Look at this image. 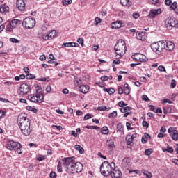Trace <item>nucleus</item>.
<instances>
[{
  "label": "nucleus",
  "mask_w": 178,
  "mask_h": 178,
  "mask_svg": "<svg viewBox=\"0 0 178 178\" xmlns=\"http://www.w3.org/2000/svg\"><path fill=\"white\" fill-rule=\"evenodd\" d=\"M70 47H72L74 48H77V47H79V44L78 43H76V42H65L61 45V47L63 48H65V47L69 48Z\"/></svg>",
  "instance_id": "24"
},
{
  "label": "nucleus",
  "mask_w": 178,
  "mask_h": 178,
  "mask_svg": "<svg viewBox=\"0 0 178 178\" xmlns=\"http://www.w3.org/2000/svg\"><path fill=\"white\" fill-rule=\"evenodd\" d=\"M106 145L108 149H113L116 147L115 145V142L112 139L107 140Z\"/></svg>",
  "instance_id": "22"
},
{
  "label": "nucleus",
  "mask_w": 178,
  "mask_h": 178,
  "mask_svg": "<svg viewBox=\"0 0 178 178\" xmlns=\"http://www.w3.org/2000/svg\"><path fill=\"white\" fill-rule=\"evenodd\" d=\"M118 116V111H114L110 114H108V118L111 119L112 118H116Z\"/></svg>",
  "instance_id": "39"
},
{
  "label": "nucleus",
  "mask_w": 178,
  "mask_h": 178,
  "mask_svg": "<svg viewBox=\"0 0 178 178\" xmlns=\"http://www.w3.org/2000/svg\"><path fill=\"white\" fill-rule=\"evenodd\" d=\"M17 123L21 133L26 136H30L31 134V121L26 114L22 113L18 115Z\"/></svg>",
  "instance_id": "2"
},
{
  "label": "nucleus",
  "mask_w": 178,
  "mask_h": 178,
  "mask_svg": "<svg viewBox=\"0 0 178 178\" xmlns=\"http://www.w3.org/2000/svg\"><path fill=\"white\" fill-rule=\"evenodd\" d=\"M124 94H126V95H129V94H130V88L129 87V84L125 83L124 85Z\"/></svg>",
  "instance_id": "36"
},
{
  "label": "nucleus",
  "mask_w": 178,
  "mask_h": 178,
  "mask_svg": "<svg viewBox=\"0 0 178 178\" xmlns=\"http://www.w3.org/2000/svg\"><path fill=\"white\" fill-rule=\"evenodd\" d=\"M111 178H120L122 177V171L119 169L113 168V170L111 172L110 175Z\"/></svg>",
  "instance_id": "16"
},
{
  "label": "nucleus",
  "mask_w": 178,
  "mask_h": 178,
  "mask_svg": "<svg viewBox=\"0 0 178 178\" xmlns=\"http://www.w3.org/2000/svg\"><path fill=\"white\" fill-rule=\"evenodd\" d=\"M161 104H172V100L164 98L161 100Z\"/></svg>",
  "instance_id": "40"
},
{
  "label": "nucleus",
  "mask_w": 178,
  "mask_h": 178,
  "mask_svg": "<svg viewBox=\"0 0 178 178\" xmlns=\"http://www.w3.org/2000/svg\"><path fill=\"white\" fill-rule=\"evenodd\" d=\"M162 13V10L161 8H157V9H151L148 17L150 19H155L156 16H158V15H161Z\"/></svg>",
  "instance_id": "13"
},
{
  "label": "nucleus",
  "mask_w": 178,
  "mask_h": 178,
  "mask_svg": "<svg viewBox=\"0 0 178 178\" xmlns=\"http://www.w3.org/2000/svg\"><path fill=\"white\" fill-rule=\"evenodd\" d=\"M57 170L60 173H62V162L59 161L57 165Z\"/></svg>",
  "instance_id": "42"
},
{
  "label": "nucleus",
  "mask_w": 178,
  "mask_h": 178,
  "mask_svg": "<svg viewBox=\"0 0 178 178\" xmlns=\"http://www.w3.org/2000/svg\"><path fill=\"white\" fill-rule=\"evenodd\" d=\"M172 163H175V165H178V159H172Z\"/></svg>",
  "instance_id": "64"
},
{
  "label": "nucleus",
  "mask_w": 178,
  "mask_h": 178,
  "mask_svg": "<svg viewBox=\"0 0 178 178\" xmlns=\"http://www.w3.org/2000/svg\"><path fill=\"white\" fill-rule=\"evenodd\" d=\"M86 129H89L90 130H99L100 128L98 126H86Z\"/></svg>",
  "instance_id": "38"
},
{
  "label": "nucleus",
  "mask_w": 178,
  "mask_h": 178,
  "mask_svg": "<svg viewBox=\"0 0 178 178\" xmlns=\"http://www.w3.org/2000/svg\"><path fill=\"white\" fill-rule=\"evenodd\" d=\"M46 91L47 92H51V91H52V88L51 87V86H47L46 87Z\"/></svg>",
  "instance_id": "63"
},
{
  "label": "nucleus",
  "mask_w": 178,
  "mask_h": 178,
  "mask_svg": "<svg viewBox=\"0 0 178 178\" xmlns=\"http://www.w3.org/2000/svg\"><path fill=\"white\" fill-rule=\"evenodd\" d=\"M111 108L110 107H106V106H101L97 107V111H110Z\"/></svg>",
  "instance_id": "37"
},
{
  "label": "nucleus",
  "mask_w": 178,
  "mask_h": 178,
  "mask_svg": "<svg viewBox=\"0 0 178 178\" xmlns=\"http://www.w3.org/2000/svg\"><path fill=\"white\" fill-rule=\"evenodd\" d=\"M16 6L19 10H24V9H26V3L24 2V0H17Z\"/></svg>",
  "instance_id": "18"
},
{
  "label": "nucleus",
  "mask_w": 178,
  "mask_h": 178,
  "mask_svg": "<svg viewBox=\"0 0 178 178\" xmlns=\"http://www.w3.org/2000/svg\"><path fill=\"white\" fill-rule=\"evenodd\" d=\"M129 111H131V107L126 106H124V107H122L120 109L122 113H126V112H129Z\"/></svg>",
  "instance_id": "34"
},
{
  "label": "nucleus",
  "mask_w": 178,
  "mask_h": 178,
  "mask_svg": "<svg viewBox=\"0 0 178 178\" xmlns=\"http://www.w3.org/2000/svg\"><path fill=\"white\" fill-rule=\"evenodd\" d=\"M118 94H120V95H122V94H123L124 90H123V88L122 86H119L118 88Z\"/></svg>",
  "instance_id": "54"
},
{
  "label": "nucleus",
  "mask_w": 178,
  "mask_h": 178,
  "mask_svg": "<svg viewBox=\"0 0 178 178\" xmlns=\"http://www.w3.org/2000/svg\"><path fill=\"white\" fill-rule=\"evenodd\" d=\"M90 90V87L87 85H81L79 88V90L80 92H82V94H87Z\"/></svg>",
  "instance_id": "23"
},
{
  "label": "nucleus",
  "mask_w": 178,
  "mask_h": 178,
  "mask_svg": "<svg viewBox=\"0 0 178 178\" xmlns=\"http://www.w3.org/2000/svg\"><path fill=\"white\" fill-rule=\"evenodd\" d=\"M153 152L152 149H147L145 150V155L147 156H149L150 154H152Z\"/></svg>",
  "instance_id": "47"
},
{
  "label": "nucleus",
  "mask_w": 178,
  "mask_h": 178,
  "mask_svg": "<svg viewBox=\"0 0 178 178\" xmlns=\"http://www.w3.org/2000/svg\"><path fill=\"white\" fill-rule=\"evenodd\" d=\"M91 118H92V115L90 114V113H87L84 118H83V120H88V119H91Z\"/></svg>",
  "instance_id": "48"
},
{
  "label": "nucleus",
  "mask_w": 178,
  "mask_h": 178,
  "mask_svg": "<svg viewBox=\"0 0 178 178\" xmlns=\"http://www.w3.org/2000/svg\"><path fill=\"white\" fill-rule=\"evenodd\" d=\"M34 88L35 89V94L44 95V93H42V89L41 88V86L38 85H34Z\"/></svg>",
  "instance_id": "28"
},
{
  "label": "nucleus",
  "mask_w": 178,
  "mask_h": 178,
  "mask_svg": "<svg viewBox=\"0 0 178 178\" xmlns=\"http://www.w3.org/2000/svg\"><path fill=\"white\" fill-rule=\"evenodd\" d=\"M4 86H8V87L10 86H13V82H12V81L4 82Z\"/></svg>",
  "instance_id": "61"
},
{
  "label": "nucleus",
  "mask_w": 178,
  "mask_h": 178,
  "mask_svg": "<svg viewBox=\"0 0 178 178\" xmlns=\"http://www.w3.org/2000/svg\"><path fill=\"white\" fill-rule=\"evenodd\" d=\"M177 26V20L175 19V17H168L165 20V26L168 30H172L173 27H176Z\"/></svg>",
  "instance_id": "8"
},
{
  "label": "nucleus",
  "mask_w": 178,
  "mask_h": 178,
  "mask_svg": "<svg viewBox=\"0 0 178 178\" xmlns=\"http://www.w3.org/2000/svg\"><path fill=\"white\" fill-rule=\"evenodd\" d=\"M143 137L145 138L146 140H148V138H151V136L147 133H145Z\"/></svg>",
  "instance_id": "62"
},
{
  "label": "nucleus",
  "mask_w": 178,
  "mask_h": 178,
  "mask_svg": "<svg viewBox=\"0 0 178 178\" xmlns=\"http://www.w3.org/2000/svg\"><path fill=\"white\" fill-rule=\"evenodd\" d=\"M26 111H30L31 112H33V113H37L38 112V110L37 108H35L34 106H27L26 107Z\"/></svg>",
  "instance_id": "33"
},
{
  "label": "nucleus",
  "mask_w": 178,
  "mask_h": 178,
  "mask_svg": "<svg viewBox=\"0 0 178 178\" xmlns=\"http://www.w3.org/2000/svg\"><path fill=\"white\" fill-rule=\"evenodd\" d=\"M38 161H44L45 159V156L42 155H40L37 156Z\"/></svg>",
  "instance_id": "58"
},
{
  "label": "nucleus",
  "mask_w": 178,
  "mask_h": 178,
  "mask_svg": "<svg viewBox=\"0 0 178 178\" xmlns=\"http://www.w3.org/2000/svg\"><path fill=\"white\" fill-rule=\"evenodd\" d=\"M142 99L143 101H149V98H148V96H147V95H143L142 96Z\"/></svg>",
  "instance_id": "60"
},
{
  "label": "nucleus",
  "mask_w": 178,
  "mask_h": 178,
  "mask_svg": "<svg viewBox=\"0 0 178 178\" xmlns=\"http://www.w3.org/2000/svg\"><path fill=\"white\" fill-rule=\"evenodd\" d=\"M74 148L76 151L79 152V154H84V148H83L80 145H76Z\"/></svg>",
  "instance_id": "31"
},
{
  "label": "nucleus",
  "mask_w": 178,
  "mask_h": 178,
  "mask_svg": "<svg viewBox=\"0 0 178 178\" xmlns=\"http://www.w3.org/2000/svg\"><path fill=\"white\" fill-rule=\"evenodd\" d=\"M162 151L163 152H169V154H173L174 149L172 147L168 146L167 148H163Z\"/></svg>",
  "instance_id": "35"
},
{
  "label": "nucleus",
  "mask_w": 178,
  "mask_h": 178,
  "mask_svg": "<svg viewBox=\"0 0 178 178\" xmlns=\"http://www.w3.org/2000/svg\"><path fill=\"white\" fill-rule=\"evenodd\" d=\"M95 25L98 26V24H99V23H101V22H102V20L99 17H96L95 19Z\"/></svg>",
  "instance_id": "51"
},
{
  "label": "nucleus",
  "mask_w": 178,
  "mask_h": 178,
  "mask_svg": "<svg viewBox=\"0 0 178 178\" xmlns=\"http://www.w3.org/2000/svg\"><path fill=\"white\" fill-rule=\"evenodd\" d=\"M177 8V3L176 1L171 3L170 4V9L175 10Z\"/></svg>",
  "instance_id": "41"
},
{
  "label": "nucleus",
  "mask_w": 178,
  "mask_h": 178,
  "mask_svg": "<svg viewBox=\"0 0 178 178\" xmlns=\"http://www.w3.org/2000/svg\"><path fill=\"white\" fill-rule=\"evenodd\" d=\"M62 2L64 6L72 5V0H63Z\"/></svg>",
  "instance_id": "44"
},
{
  "label": "nucleus",
  "mask_w": 178,
  "mask_h": 178,
  "mask_svg": "<svg viewBox=\"0 0 178 178\" xmlns=\"http://www.w3.org/2000/svg\"><path fill=\"white\" fill-rule=\"evenodd\" d=\"M114 51L117 59H120L122 56H124V54H126V51H127L124 40L120 39L115 45Z\"/></svg>",
  "instance_id": "3"
},
{
  "label": "nucleus",
  "mask_w": 178,
  "mask_h": 178,
  "mask_svg": "<svg viewBox=\"0 0 178 178\" xmlns=\"http://www.w3.org/2000/svg\"><path fill=\"white\" fill-rule=\"evenodd\" d=\"M6 148H7L8 151H16L19 155L22 154V145L12 140H7Z\"/></svg>",
  "instance_id": "5"
},
{
  "label": "nucleus",
  "mask_w": 178,
  "mask_h": 178,
  "mask_svg": "<svg viewBox=\"0 0 178 178\" xmlns=\"http://www.w3.org/2000/svg\"><path fill=\"white\" fill-rule=\"evenodd\" d=\"M175 87H176V80L172 79V80L171 81L170 88H175Z\"/></svg>",
  "instance_id": "53"
},
{
  "label": "nucleus",
  "mask_w": 178,
  "mask_h": 178,
  "mask_svg": "<svg viewBox=\"0 0 178 178\" xmlns=\"http://www.w3.org/2000/svg\"><path fill=\"white\" fill-rule=\"evenodd\" d=\"M22 24V21L19 19H13L11 22L6 26V31H9L10 33L13 31V29H16L19 24Z\"/></svg>",
  "instance_id": "10"
},
{
  "label": "nucleus",
  "mask_w": 178,
  "mask_h": 178,
  "mask_svg": "<svg viewBox=\"0 0 178 178\" xmlns=\"http://www.w3.org/2000/svg\"><path fill=\"white\" fill-rule=\"evenodd\" d=\"M27 99L30 102H33V104H42L44 95L38 93L30 94L27 96Z\"/></svg>",
  "instance_id": "6"
},
{
  "label": "nucleus",
  "mask_w": 178,
  "mask_h": 178,
  "mask_svg": "<svg viewBox=\"0 0 178 178\" xmlns=\"http://www.w3.org/2000/svg\"><path fill=\"white\" fill-rule=\"evenodd\" d=\"M22 26L25 29H33L35 26V19L31 17H26L24 19Z\"/></svg>",
  "instance_id": "9"
},
{
  "label": "nucleus",
  "mask_w": 178,
  "mask_h": 178,
  "mask_svg": "<svg viewBox=\"0 0 178 178\" xmlns=\"http://www.w3.org/2000/svg\"><path fill=\"white\" fill-rule=\"evenodd\" d=\"M31 90V86L27 83H22L19 87V94L20 95H26L30 92Z\"/></svg>",
  "instance_id": "11"
},
{
  "label": "nucleus",
  "mask_w": 178,
  "mask_h": 178,
  "mask_svg": "<svg viewBox=\"0 0 178 178\" xmlns=\"http://www.w3.org/2000/svg\"><path fill=\"white\" fill-rule=\"evenodd\" d=\"M47 35L49 41L50 40H54V38H56V37H58V32H56V30H51L47 33Z\"/></svg>",
  "instance_id": "21"
},
{
  "label": "nucleus",
  "mask_w": 178,
  "mask_h": 178,
  "mask_svg": "<svg viewBox=\"0 0 178 178\" xmlns=\"http://www.w3.org/2000/svg\"><path fill=\"white\" fill-rule=\"evenodd\" d=\"M132 17H134V19H138V17H140V13L138 12L133 13Z\"/></svg>",
  "instance_id": "45"
},
{
  "label": "nucleus",
  "mask_w": 178,
  "mask_h": 178,
  "mask_svg": "<svg viewBox=\"0 0 178 178\" xmlns=\"http://www.w3.org/2000/svg\"><path fill=\"white\" fill-rule=\"evenodd\" d=\"M131 124H130V122L126 123V127L127 130H133V128H131Z\"/></svg>",
  "instance_id": "59"
},
{
  "label": "nucleus",
  "mask_w": 178,
  "mask_h": 178,
  "mask_svg": "<svg viewBox=\"0 0 178 178\" xmlns=\"http://www.w3.org/2000/svg\"><path fill=\"white\" fill-rule=\"evenodd\" d=\"M141 172L146 176L147 178H151L152 177V173H151L148 170H142Z\"/></svg>",
  "instance_id": "30"
},
{
  "label": "nucleus",
  "mask_w": 178,
  "mask_h": 178,
  "mask_svg": "<svg viewBox=\"0 0 178 178\" xmlns=\"http://www.w3.org/2000/svg\"><path fill=\"white\" fill-rule=\"evenodd\" d=\"M10 41L11 42H13L14 44H19V40L15 38H10Z\"/></svg>",
  "instance_id": "49"
},
{
  "label": "nucleus",
  "mask_w": 178,
  "mask_h": 178,
  "mask_svg": "<svg viewBox=\"0 0 178 178\" xmlns=\"http://www.w3.org/2000/svg\"><path fill=\"white\" fill-rule=\"evenodd\" d=\"M77 42L81 45V47H84V39L82 38H79L77 39Z\"/></svg>",
  "instance_id": "43"
},
{
  "label": "nucleus",
  "mask_w": 178,
  "mask_h": 178,
  "mask_svg": "<svg viewBox=\"0 0 178 178\" xmlns=\"http://www.w3.org/2000/svg\"><path fill=\"white\" fill-rule=\"evenodd\" d=\"M136 38L140 41H145L147 40V35L145 32H136Z\"/></svg>",
  "instance_id": "20"
},
{
  "label": "nucleus",
  "mask_w": 178,
  "mask_h": 178,
  "mask_svg": "<svg viewBox=\"0 0 178 178\" xmlns=\"http://www.w3.org/2000/svg\"><path fill=\"white\" fill-rule=\"evenodd\" d=\"M120 60H114L113 61V67H115V65H120Z\"/></svg>",
  "instance_id": "56"
},
{
  "label": "nucleus",
  "mask_w": 178,
  "mask_h": 178,
  "mask_svg": "<svg viewBox=\"0 0 178 178\" xmlns=\"http://www.w3.org/2000/svg\"><path fill=\"white\" fill-rule=\"evenodd\" d=\"M132 58L136 60V62H147V60H148V58L142 54H135L132 56Z\"/></svg>",
  "instance_id": "12"
},
{
  "label": "nucleus",
  "mask_w": 178,
  "mask_h": 178,
  "mask_svg": "<svg viewBox=\"0 0 178 178\" xmlns=\"http://www.w3.org/2000/svg\"><path fill=\"white\" fill-rule=\"evenodd\" d=\"M101 133L104 136H108V134H109V129H108V127H103L101 129Z\"/></svg>",
  "instance_id": "29"
},
{
  "label": "nucleus",
  "mask_w": 178,
  "mask_h": 178,
  "mask_svg": "<svg viewBox=\"0 0 178 178\" xmlns=\"http://www.w3.org/2000/svg\"><path fill=\"white\" fill-rule=\"evenodd\" d=\"M9 12V6L5 4H1L0 6V13H8Z\"/></svg>",
  "instance_id": "25"
},
{
  "label": "nucleus",
  "mask_w": 178,
  "mask_h": 178,
  "mask_svg": "<svg viewBox=\"0 0 178 178\" xmlns=\"http://www.w3.org/2000/svg\"><path fill=\"white\" fill-rule=\"evenodd\" d=\"M63 165L68 175H76L83 172V164L76 162L74 157H67L62 159Z\"/></svg>",
  "instance_id": "1"
},
{
  "label": "nucleus",
  "mask_w": 178,
  "mask_h": 178,
  "mask_svg": "<svg viewBox=\"0 0 178 178\" xmlns=\"http://www.w3.org/2000/svg\"><path fill=\"white\" fill-rule=\"evenodd\" d=\"M142 126H143V127H146V129H148V127H149V124H148L147 121H143Z\"/></svg>",
  "instance_id": "55"
},
{
  "label": "nucleus",
  "mask_w": 178,
  "mask_h": 178,
  "mask_svg": "<svg viewBox=\"0 0 178 178\" xmlns=\"http://www.w3.org/2000/svg\"><path fill=\"white\" fill-rule=\"evenodd\" d=\"M26 79H35V75L33 74H27L26 75Z\"/></svg>",
  "instance_id": "46"
},
{
  "label": "nucleus",
  "mask_w": 178,
  "mask_h": 178,
  "mask_svg": "<svg viewBox=\"0 0 178 178\" xmlns=\"http://www.w3.org/2000/svg\"><path fill=\"white\" fill-rule=\"evenodd\" d=\"M50 178H56V172H54V171H51L50 172Z\"/></svg>",
  "instance_id": "57"
},
{
  "label": "nucleus",
  "mask_w": 178,
  "mask_h": 178,
  "mask_svg": "<svg viewBox=\"0 0 178 178\" xmlns=\"http://www.w3.org/2000/svg\"><path fill=\"white\" fill-rule=\"evenodd\" d=\"M116 133L118 137H122V136H124V128L123 124L121 123L117 124V131Z\"/></svg>",
  "instance_id": "15"
},
{
  "label": "nucleus",
  "mask_w": 178,
  "mask_h": 178,
  "mask_svg": "<svg viewBox=\"0 0 178 178\" xmlns=\"http://www.w3.org/2000/svg\"><path fill=\"white\" fill-rule=\"evenodd\" d=\"M122 24L123 22L117 20L111 24V27L114 30H118V29H121V27H122Z\"/></svg>",
  "instance_id": "17"
},
{
  "label": "nucleus",
  "mask_w": 178,
  "mask_h": 178,
  "mask_svg": "<svg viewBox=\"0 0 178 178\" xmlns=\"http://www.w3.org/2000/svg\"><path fill=\"white\" fill-rule=\"evenodd\" d=\"M165 49L166 51H173L175 49V43L172 41L165 42Z\"/></svg>",
  "instance_id": "19"
},
{
  "label": "nucleus",
  "mask_w": 178,
  "mask_h": 178,
  "mask_svg": "<svg viewBox=\"0 0 178 178\" xmlns=\"http://www.w3.org/2000/svg\"><path fill=\"white\" fill-rule=\"evenodd\" d=\"M171 138L174 141H177L178 140V134H177V130H174L172 131V134L171 135Z\"/></svg>",
  "instance_id": "32"
},
{
  "label": "nucleus",
  "mask_w": 178,
  "mask_h": 178,
  "mask_svg": "<svg viewBox=\"0 0 178 178\" xmlns=\"http://www.w3.org/2000/svg\"><path fill=\"white\" fill-rule=\"evenodd\" d=\"M120 1L122 6H127V8H130V6H131V1H130V0H120Z\"/></svg>",
  "instance_id": "27"
},
{
  "label": "nucleus",
  "mask_w": 178,
  "mask_h": 178,
  "mask_svg": "<svg viewBox=\"0 0 178 178\" xmlns=\"http://www.w3.org/2000/svg\"><path fill=\"white\" fill-rule=\"evenodd\" d=\"M137 137V134H133L132 135L128 134L126 136V143L127 145H133V141H134V139Z\"/></svg>",
  "instance_id": "14"
},
{
  "label": "nucleus",
  "mask_w": 178,
  "mask_h": 178,
  "mask_svg": "<svg viewBox=\"0 0 178 178\" xmlns=\"http://www.w3.org/2000/svg\"><path fill=\"white\" fill-rule=\"evenodd\" d=\"M39 38H41L42 40H44V41H49V39L48 38V33H45L44 32H41L38 33Z\"/></svg>",
  "instance_id": "26"
},
{
  "label": "nucleus",
  "mask_w": 178,
  "mask_h": 178,
  "mask_svg": "<svg viewBox=\"0 0 178 178\" xmlns=\"http://www.w3.org/2000/svg\"><path fill=\"white\" fill-rule=\"evenodd\" d=\"M118 106L120 107V108H123L124 106H127V104H124V102L123 101H120L118 102Z\"/></svg>",
  "instance_id": "50"
},
{
  "label": "nucleus",
  "mask_w": 178,
  "mask_h": 178,
  "mask_svg": "<svg viewBox=\"0 0 178 178\" xmlns=\"http://www.w3.org/2000/svg\"><path fill=\"white\" fill-rule=\"evenodd\" d=\"M158 70H159V72H166V69L165 68V66H163V65L159 66Z\"/></svg>",
  "instance_id": "52"
},
{
  "label": "nucleus",
  "mask_w": 178,
  "mask_h": 178,
  "mask_svg": "<svg viewBox=\"0 0 178 178\" xmlns=\"http://www.w3.org/2000/svg\"><path fill=\"white\" fill-rule=\"evenodd\" d=\"M166 43L163 41L154 42L151 44V48L154 52H162L165 49Z\"/></svg>",
  "instance_id": "7"
},
{
  "label": "nucleus",
  "mask_w": 178,
  "mask_h": 178,
  "mask_svg": "<svg viewBox=\"0 0 178 178\" xmlns=\"http://www.w3.org/2000/svg\"><path fill=\"white\" fill-rule=\"evenodd\" d=\"M115 163L104 161L100 167L101 175H102V176H104L105 177H108V176H111V173H112V171L113 170V169H115Z\"/></svg>",
  "instance_id": "4"
}]
</instances>
